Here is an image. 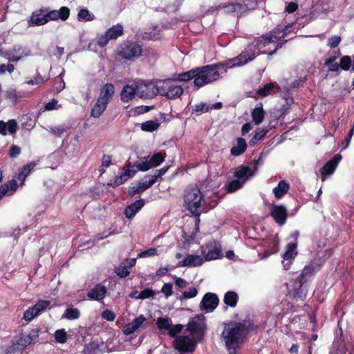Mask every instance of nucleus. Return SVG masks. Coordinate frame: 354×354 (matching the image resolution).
Returning a JSON list of instances; mask_svg holds the SVG:
<instances>
[{"label":"nucleus","mask_w":354,"mask_h":354,"mask_svg":"<svg viewBox=\"0 0 354 354\" xmlns=\"http://www.w3.org/2000/svg\"><path fill=\"white\" fill-rule=\"evenodd\" d=\"M286 29L275 28L270 34L254 40L248 48L242 52L237 57L230 59L223 64L207 65L203 67L196 68V77L194 84L197 87H201L206 84L216 81L221 73H226L225 67L231 68L236 66H243L252 61L256 56L255 50L259 53H266L262 49L268 44L276 43L286 35Z\"/></svg>","instance_id":"nucleus-1"},{"label":"nucleus","mask_w":354,"mask_h":354,"mask_svg":"<svg viewBox=\"0 0 354 354\" xmlns=\"http://www.w3.org/2000/svg\"><path fill=\"white\" fill-rule=\"evenodd\" d=\"M246 333L245 325L241 322H231L225 324L221 338L227 350H235Z\"/></svg>","instance_id":"nucleus-2"},{"label":"nucleus","mask_w":354,"mask_h":354,"mask_svg":"<svg viewBox=\"0 0 354 354\" xmlns=\"http://www.w3.org/2000/svg\"><path fill=\"white\" fill-rule=\"evenodd\" d=\"M185 205L186 208L196 216L201 213V205L204 201L203 195L197 187H190L186 190L184 196Z\"/></svg>","instance_id":"nucleus-3"},{"label":"nucleus","mask_w":354,"mask_h":354,"mask_svg":"<svg viewBox=\"0 0 354 354\" xmlns=\"http://www.w3.org/2000/svg\"><path fill=\"white\" fill-rule=\"evenodd\" d=\"M159 93L168 99H176L180 97L183 89L180 86L176 85L169 80H158Z\"/></svg>","instance_id":"nucleus-4"},{"label":"nucleus","mask_w":354,"mask_h":354,"mask_svg":"<svg viewBox=\"0 0 354 354\" xmlns=\"http://www.w3.org/2000/svg\"><path fill=\"white\" fill-rule=\"evenodd\" d=\"M136 84L137 95L140 98L153 99L159 93L158 81L140 82Z\"/></svg>","instance_id":"nucleus-5"},{"label":"nucleus","mask_w":354,"mask_h":354,"mask_svg":"<svg viewBox=\"0 0 354 354\" xmlns=\"http://www.w3.org/2000/svg\"><path fill=\"white\" fill-rule=\"evenodd\" d=\"M205 319L203 315L194 317L187 324V330L193 339L199 342L203 337L205 330Z\"/></svg>","instance_id":"nucleus-6"},{"label":"nucleus","mask_w":354,"mask_h":354,"mask_svg":"<svg viewBox=\"0 0 354 354\" xmlns=\"http://www.w3.org/2000/svg\"><path fill=\"white\" fill-rule=\"evenodd\" d=\"M142 54V46L134 42L124 43L119 50V55L124 59L134 61Z\"/></svg>","instance_id":"nucleus-7"},{"label":"nucleus","mask_w":354,"mask_h":354,"mask_svg":"<svg viewBox=\"0 0 354 354\" xmlns=\"http://www.w3.org/2000/svg\"><path fill=\"white\" fill-rule=\"evenodd\" d=\"M204 261L216 260L223 257L220 244L215 241L209 242L201 246Z\"/></svg>","instance_id":"nucleus-8"},{"label":"nucleus","mask_w":354,"mask_h":354,"mask_svg":"<svg viewBox=\"0 0 354 354\" xmlns=\"http://www.w3.org/2000/svg\"><path fill=\"white\" fill-rule=\"evenodd\" d=\"M197 339L188 336H178L174 341V348L180 353H192L194 351Z\"/></svg>","instance_id":"nucleus-9"},{"label":"nucleus","mask_w":354,"mask_h":354,"mask_svg":"<svg viewBox=\"0 0 354 354\" xmlns=\"http://www.w3.org/2000/svg\"><path fill=\"white\" fill-rule=\"evenodd\" d=\"M50 308V301L48 300H39L35 305L27 309L24 313V319L26 322H30L34 318L41 315L45 310Z\"/></svg>","instance_id":"nucleus-10"},{"label":"nucleus","mask_w":354,"mask_h":354,"mask_svg":"<svg viewBox=\"0 0 354 354\" xmlns=\"http://www.w3.org/2000/svg\"><path fill=\"white\" fill-rule=\"evenodd\" d=\"M297 242H291L286 247V251L282 255L283 261L282 264L285 270H288L292 264V261L295 259L297 254Z\"/></svg>","instance_id":"nucleus-11"},{"label":"nucleus","mask_w":354,"mask_h":354,"mask_svg":"<svg viewBox=\"0 0 354 354\" xmlns=\"http://www.w3.org/2000/svg\"><path fill=\"white\" fill-rule=\"evenodd\" d=\"M205 263L203 257L197 254H189L177 264V267L194 268L202 266Z\"/></svg>","instance_id":"nucleus-12"},{"label":"nucleus","mask_w":354,"mask_h":354,"mask_svg":"<svg viewBox=\"0 0 354 354\" xmlns=\"http://www.w3.org/2000/svg\"><path fill=\"white\" fill-rule=\"evenodd\" d=\"M218 297L216 294L207 293L204 295L200 304V307L206 313L213 311L218 304Z\"/></svg>","instance_id":"nucleus-13"},{"label":"nucleus","mask_w":354,"mask_h":354,"mask_svg":"<svg viewBox=\"0 0 354 354\" xmlns=\"http://www.w3.org/2000/svg\"><path fill=\"white\" fill-rule=\"evenodd\" d=\"M257 165L258 162L256 161L252 166L240 167L234 174L235 178L240 181H243L244 184L250 177L254 175L257 169Z\"/></svg>","instance_id":"nucleus-14"},{"label":"nucleus","mask_w":354,"mask_h":354,"mask_svg":"<svg viewBox=\"0 0 354 354\" xmlns=\"http://www.w3.org/2000/svg\"><path fill=\"white\" fill-rule=\"evenodd\" d=\"M45 9L46 10V17L48 19V22L49 21H55L57 19L66 21L70 15V9L66 6L62 7L59 10H49L48 8Z\"/></svg>","instance_id":"nucleus-15"},{"label":"nucleus","mask_w":354,"mask_h":354,"mask_svg":"<svg viewBox=\"0 0 354 354\" xmlns=\"http://www.w3.org/2000/svg\"><path fill=\"white\" fill-rule=\"evenodd\" d=\"M48 23L46 10L41 8L34 11L28 21L29 26H39Z\"/></svg>","instance_id":"nucleus-16"},{"label":"nucleus","mask_w":354,"mask_h":354,"mask_svg":"<svg viewBox=\"0 0 354 354\" xmlns=\"http://www.w3.org/2000/svg\"><path fill=\"white\" fill-rule=\"evenodd\" d=\"M136 173L137 170L135 169V166H125L123 167L122 173L115 178L112 185L115 187L119 186L132 178Z\"/></svg>","instance_id":"nucleus-17"},{"label":"nucleus","mask_w":354,"mask_h":354,"mask_svg":"<svg viewBox=\"0 0 354 354\" xmlns=\"http://www.w3.org/2000/svg\"><path fill=\"white\" fill-rule=\"evenodd\" d=\"M342 156L339 154L335 155L333 159L328 161L321 169L322 181L326 180V175H331L335 170L338 163L340 162Z\"/></svg>","instance_id":"nucleus-18"},{"label":"nucleus","mask_w":354,"mask_h":354,"mask_svg":"<svg viewBox=\"0 0 354 354\" xmlns=\"http://www.w3.org/2000/svg\"><path fill=\"white\" fill-rule=\"evenodd\" d=\"M270 214L279 225H283L285 223L288 216L287 209L283 205L272 206Z\"/></svg>","instance_id":"nucleus-19"},{"label":"nucleus","mask_w":354,"mask_h":354,"mask_svg":"<svg viewBox=\"0 0 354 354\" xmlns=\"http://www.w3.org/2000/svg\"><path fill=\"white\" fill-rule=\"evenodd\" d=\"M31 343V338L26 335H21L16 342L7 349L6 354L14 353L17 350L21 351Z\"/></svg>","instance_id":"nucleus-20"},{"label":"nucleus","mask_w":354,"mask_h":354,"mask_svg":"<svg viewBox=\"0 0 354 354\" xmlns=\"http://www.w3.org/2000/svg\"><path fill=\"white\" fill-rule=\"evenodd\" d=\"M146 321V318L143 315H140L135 318L131 322L126 324L123 327V333L126 335H131L136 331Z\"/></svg>","instance_id":"nucleus-21"},{"label":"nucleus","mask_w":354,"mask_h":354,"mask_svg":"<svg viewBox=\"0 0 354 354\" xmlns=\"http://www.w3.org/2000/svg\"><path fill=\"white\" fill-rule=\"evenodd\" d=\"M30 55V50L20 46H15L9 54V59L12 62H17Z\"/></svg>","instance_id":"nucleus-22"},{"label":"nucleus","mask_w":354,"mask_h":354,"mask_svg":"<svg viewBox=\"0 0 354 354\" xmlns=\"http://www.w3.org/2000/svg\"><path fill=\"white\" fill-rule=\"evenodd\" d=\"M106 292L107 290L104 286L97 284L93 288L88 292L87 296L92 300L100 301L105 297Z\"/></svg>","instance_id":"nucleus-23"},{"label":"nucleus","mask_w":354,"mask_h":354,"mask_svg":"<svg viewBox=\"0 0 354 354\" xmlns=\"http://www.w3.org/2000/svg\"><path fill=\"white\" fill-rule=\"evenodd\" d=\"M155 183V179H149L144 182H140L138 185H131L129 188V194L133 196L136 194H140L145 190L151 187Z\"/></svg>","instance_id":"nucleus-24"},{"label":"nucleus","mask_w":354,"mask_h":354,"mask_svg":"<svg viewBox=\"0 0 354 354\" xmlns=\"http://www.w3.org/2000/svg\"><path fill=\"white\" fill-rule=\"evenodd\" d=\"M136 94L137 95V84H127L121 91V100L124 102H128L134 97Z\"/></svg>","instance_id":"nucleus-25"},{"label":"nucleus","mask_w":354,"mask_h":354,"mask_svg":"<svg viewBox=\"0 0 354 354\" xmlns=\"http://www.w3.org/2000/svg\"><path fill=\"white\" fill-rule=\"evenodd\" d=\"M115 93L114 86L111 83L106 84L100 91L98 100L109 104Z\"/></svg>","instance_id":"nucleus-26"},{"label":"nucleus","mask_w":354,"mask_h":354,"mask_svg":"<svg viewBox=\"0 0 354 354\" xmlns=\"http://www.w3.org/2000/svg\"><path fill=\"white\" fill-rule=\"evenodd\" d=\"M144 200L140 199L127 206L124 211L126 217L129 219L133 218L137 212L144 206Z\"/></svg>","instance_id":"nucleus-27"},{"label":"nucleus","mask_w":354,"mask_h":354,"mask_svg":"<svg viewBox=\"0 0 354 354\" xmlns=\"http://www.w3.org/2000/svg\"><path fill=\"white\" fill-rule=\"evenodd\" d=\"M17 124L14 120H10L8 122L0 121V133L2 135L14 134L17 131Z\"/></svg>","instance_id":"nucleus-28"},{"label":"nucleus","mask_w":354,"mask_h":354,"mask_svg":"<svg viewBox=\"0 0 354 354\" xmlns=\"http://www.w3.org/2000/svg\"><path fill=\"white\" fill-rule=\"evenodd\" d=\"M289 183L286 180H280L277 187L273 189V194L276 198H281L289 190Z\"/></svg>","instance_id":"nucleus-29"},{"label":"nucleus","mask_w":354,"mask_h":354,"mask_svg":"<svg viewBox=\"0 0 354 354\" xmlns=\"http://www.w3.org/2000/svg\"><path fill=\"white\" fill-rule=\"evenodd\" d=\"M247 148V143L245 139L238 138L236 144L231 148L230 153L232 156H238L243 153Z\"/></svg>","instance_id":"nucleus-30"},{"label":"nucleus","mask_w":354,"mask_h":354,"mask_svg":"<svg viewBox=\"0 0 354 354\" xmlns=\"http://www.w3.org/2000/svg\"><path fill=\"white\" fill-rule=\"evenodd\" d=\"M196 73H197L196 68H193L187 72L182 73L180 74H175L173 75L172 80H174V81L178 80L180 82H186V81L190 80L193 78H194V80H195L196 77Z\"/></svg>","instance_id":"nucleus-31"},{"label":"nucleus","mask_w":354,"mask_h":354,"mask_svg":"<svg viewBox=\"0 0 354 354\" xmlns=\"http://www.w3.org/2000/svg\"><path fill=\"white\" fill-rule=\"evenodd\" d=\"M107 105L108 104L97 99V102L91 109V116L94 118H100L105 111Z\"/></svg>","instance_id":"nucleus-32"},{"label":"nucleus","mask_w":354,"mask_h":354,"mask_svg":"<svg viewBox=\"0 0 354 354\" xmlns=\"http://www.w3.org/2000/svg\"><path fill=\"white\" fill-rule=\"evenodd\" d=\"M274 128V125L270 124V127H264L263 129L257 131L250 141V146H254L257 142L261 140L272 129Z\"/></svg>","instance_id":"nucleus-33"},{"label":"nucleus","mask_w":354,"mask_h":354,"mask_svg":"<svg viewBox=\"0 0 354 354\" xmlns=\"http://www.w3.org/2000/svg\"><path fill=\"white\" fill-rule=\"evenodd\" d=\"M105 33L110 40L116 39L123 34V27L118 24L109 28Z\"/></svg>","instance_id":"nucleus-34"},{"label":"nucleus","mask_w":354,"mask_h":354,"mask_svg":"<svg viewBox=\"0 0 354 354\" xmlns=\"http://www.w3.org/2000/svg\"><path fill=\"white\" fill-rule=\"evenodd\" d=\"M251 115L255 124L259 125L263 122L265 117V111H263L261 104L252 110Z\"/></svg>","instance_id":"nucleus-35"},{"label":"nucleus","mask_w":354,"mask_h":354,"mask_svg":"<svg viewBox=\"0 0 354 354\" xmlns=\"http://www.w3.org/2000/svg\"><path fill=\"white\" fill-rule=\"evenodd\" d=\"M278 86L276 83H268L263 88L258 89L257 93L261 97H266L275 92Z\"/></svg>","instance_id":"nucleus-36"},{"label":"nucleus","mask_w":354,"mask_h":354,"mask_svg":"<svg viewBox=\"0 0 354 354\" xmlns=\"http://www.w3.org/2000/svg\"><path fill=\"white\" fill-rule=\"evenodd\" d=\"M238 295L234 291H228L224 295L225 304L230 307L236 306L238 301Z\"/></svg>","instance_id":"nucleus-37"},{"label":"nucleus","mask_w":354,"mask_h":354,"mask_svg":"<svg viewBox=\"0 0 354 354\" xmlns=\"http://www.w3.org/2000/svg\"><path fill=\"white\" fill-rule=\"evenodd\" d=\"M34 163H29L24 166L21 171L18 174L17 179L20 182V185H22L26 180V178L27 176L30 174V171L34 168L35 167Z\"/></svg>","instance_id":"nucleus-38"},{"label":"nucleus","mask_w":354,"mask_h":354,"mask_svg":"<svg viewBox=\"0 0 354 354\" xmlns=\"http://www.w3.org/2000/svg\"><path fill=\"white\" fill-rule=\"evenodd\" d=\"M95 15L87 8H81L77 14V19L80 21H91L94 20Z\"/></svg>","instance_id":"nucleus-39"},{"label":"nucleus","mask_w":354,"mask_h":354,"mask_svg":"<svg viewBox=\"0 0 354 354\" xmlns=\"http://www.w3.org/2000/svg\"><path fill=\"white\" fill-rule=\"evenodd\" d=\"M80 316V312L77 308H68L62 315V318L68 320H73L78 319Z\"/></svg>","instance_id":"nucleus-40"},{"label":"nucleus","mask_w":354,"mask_h":354,"mask_svg":"<svg viewBox=\"0 0 354 354\" xmlns=\"http://www.w3.org/2000/svg\"><path fill=\"white\" fill-rule=\"evenodd\" d=\"M160 123L157 120H148L141 124V129L144 131L151 132L158 129Z\"/></svg>","instance_id":"nucleus-41"},{"label":"nucleus","mask_w":354,"mask_h":354,"mask_svg":"<svg viewBox=\"0 0 354 354\" xmlns=\"http://www.w3.org/2000/svg\"><path fill=\"white\" fill-rule=\"evenodd\" d=\"M171 324V320L167 317H159L156 321L158 328L161 330H166L167 333L169 330Z\"/></svg>","instance_id":"nucleus-42"},{"label":"nucleus","mask_w":354,"mask_h":354,"mask_svg":"<svg viewBox=\"0 0 354 354\" xmlns=\"http://www.w3.org/2000/svg\"><path fill=\"white\" fill-rule=\"evenodd\" d=\"M69 129L68 127L62 124L55 127H49L46 130L56 136L60 137Z\"/></svg>","instance_id":"nucleus-43"},{"label":"nucleus","mask_w":354,"mask_h":354,"mask_svg":"<svg viewBox=\"0 0 354 354\" xmlns=\"http://www.w3.org/2000/svg\"><path fill=\"white\" fill-rule=\"evenodd\" d=\"M165 154L162 153H156L149 158L151 167H157L160 165L165 160Z\"/></svg>","instance_id":"nucleus-44"},{"label":"nucleus","mask_w":354,"mask_h":354,"mask_svg":"<svg viewBox=\"0 0 354 354\" xmlns=\"http://www.w3.org/2000/svg\"><path fill=\"white\" fill-rule=\"evenodd\" d=\"M245 10V6L240 3H232L225 7L227 12H234L238 16Z\"/></svg>","instance_id":"nucleus-45"},{"label":"nucleus","mask_w":354,"mask_h":354,"mask_svg":"<svg viewBox=\"0 0 354 354\" xmlns=\"http://www.w3.org/2000/svg\"><path fill=\"white\" fill-rule=\"evenodd\" d=\"M55 339L59 344H64L67 342V333L65 329H58L54 334Z\"/></svg>","instance_id":"nucleus-46"},{"label":"nucleus","mask_w":354,"mask_h":354,"mask_svg":"<svg viewBox=\"0 0 354 354\" xmlns=\"http://www.w3.org/2000/svg\"><path fill=\"white\" fill-rule=\"evenodd\" d=\"M320 268V266L315 265L314 263H310L304 268L301 277L304 278L306 276L310 275L316 272Z\"/></svg>","instance_id":"nucleus-47"},{"label":"nucleus","mask_w":354,"mask_h":354,"mask_svg":"<svg viewBox=\"0 0 354 354\" xmlns=\"http://www.w3.org/2000/svg\"><path fill=\"white\" fill-rule=\"evenodd\" d=\"M352 64L351 57L348 55L342 57L340 59V68L344 71H348L351 68H352Z\"/></svg>","instance_id":"nucleus-48"},{"label":"nucleus","mask_w":354,"mask_h":354,"mask_svg":"<svg viewBox=\"0 0 354 354\" xmlns=\"http://www.w3.org/2000/svg\"><path fill=\"white\" fill-rule=\"evenodd\" d=\"M145 160L141 162H137L133 166H135V169L138 171H148L151 167V165L150 164L149 160L145 158Z\"/></svg>","instance_id":"nucleus-49"},{"label":"nucleus","mask_w":354,"mask_h":354,"mask_svg":"<svg viewBox=\"0 0 354 354\" xmlns=\"http://www.w3.org/2000/svg\"><path fill=\"white\" fill-rule=\"evenodd\" d=\"M243 185V181H240L236 178L229 183L227 185V191L229 192H234L240 189Z\"/></svg>","instance_id":"nucleus-50"},{"label":"nucleus","mask_w":354,"mask_h":354,"mask_svg":"<svg viewBox=\"0 0 354 354\" xmlns=\"http://www.w3.org/2000/svg\"><path fill=\"white\" fill-rule=\"evenodd\" d=\"M62 107V104L58 103V101L53 99L50 101H49L48 103H46L45 106V110L46 111H53V110H57Z\"/></svg>","instance_id":"nucleus-51"},{"label":"nucleus","mask_w":354,"mask_h":354,"mask_svg":"<svg viewBox=\"0 0 354 354\" xmlns=\"http://www.w3.org/2000/svg\"><path fill=\"white\" fill-rule=\"evenodd\" d=\"M198 294V290L196 288H191L189 289H188L187 290H185L183 292L182 294V297H180V299H191V298H194Z\"/></svg>","instance_id":"nucleus-52"},{"label":"nucleus","mask_w":354,"mask_h":354,"mask_svg":"<svg viewBox=\"0 0 354 354\" xmlns=\"http://www.w3.org/2000/svg\"><path fill=\"white\" fill-rule=\"evenodd\" d=\"M115 272L120 277H125L129 274L127 266L123 264H121L116 268Z\"/></svg>","instance_id":"nucleus-53"},{"label":"nucleus","mask_w":354,"mask_h":354,"mask_svg":"<svg viewBox=\"0 0 354 354\" xmlns=\"http://www.w3.org/2000/svg\"><path fill=\"white\" fill-rule=\"evenodd\" d=\"M158 254V250L156 248H149L145 251H143L138 254V257L140 258H147L153 257Z\"/></svg>","instance_id":"nucleus-54"},{"label":"nucleus","mask_w":354,"mask_h":354,"mask_svg":"<svg viewBox=\"0 0 354 354\" xmlns=\"http://www.w3.org/2000/svg\"><path fill=\"white\" fill-rule=\"evenodd\" d=\"M161 292L164 294L165 298L169 297L173 294V286L171 283H165L162 287Z\"/></svg>","instance_id":"nucleus-55"},{"label":"nucleus","mask_w":354,"mask_h":354,"mask_svg":"<svg viewBox=\"0 0 354 354\" xmlns=\"http://www.w3.org/2000/svg\"><path fill=\"white\" fill-rule=\"evenodd\" d=\"M102 317L109 322H113L115 319V314L111 310H105L102 313Z\"/></svg>","instance_id":"nucleus-56"},{"label":"nucleus","mask_w":354,"mask_h":354,"mask_svg":"<svg viewBox=\"0 0 354 354\" xmlns=\"http://www.w3.org/2000/svg\"><path fill=\"white\" fill-rule=\"evenodd\" d=\"M183 325L181 324H176L171 325L170 326L168 334L171 337H175L177 334L180 333L183 330Z\"/></svg>","instance_id":"nucleus-57"},{"label":"nucleus","mask_w":354,"mask_h":354,"mask_svg":"<svg viewBox=\"0 0 354 354\" xmlns=\"http://www.w3.org/2000/svg\"><path fill=\"white\" fill-rule=\"evenodd\" d=\"M341 41V37L337 35L330 37L328 39V46L332 48L337 47Z\"/></svg>","instance_id":"nucleus-58"},{"label":"nucleus","mask_w":354,"mask_h":354,"mask_svg":"<svg viewBox=\"0 0 354 354\" xmlns=\"http://www.w3.org/2000/svg\"><path fill=\"white\" fill-rule=\"evenodd\" d=\"M6 186H8V195L13 194V192L18 187V183L16 180L12 179L10 180L8 183L5 184Z\"/></svg>","instance_id":"nucleus-59"},{"label":"nucleus","mask_w":354,"mask_h":354,"mask_svg":"<svg viewBox=\"0 0 354 354\" xmlns=\"http://www.w3.org/2000/svg\"><path fill=\"white\" fill-rule=\"evenodd\" d=\"M109 41H110L109 38L108 37L106 34L104 33V35H100L97 39V44L99 46H100L101 48H103L108 44Z\"/></svg>","instance_id":"nucleus-60"},{"label":"nucleus","mask_w":354,"mask_h":354,"mask_svg":"<svg viewBox=\"0 0 354 354\" xmlns=\"http://www.w3.org/2000/svg\"><path fill=\"white\" fill-rule=\"evenodd\" d=\"M193 110L195 112L204 111L207 112L209 110V107L207 106L205 103L201 102L198 104H195L193 107Z\"/></svg>","instance_id":"nucleus-61"},{"label":"nucleus","mask_w":354,"mask_h":354,"mask_svg":"<svg viewBox=\"0 0 354 354\" xmlns=\"http://www.w3.org/2000/svg\"><path fill=\"white\" fill-rule=\"evenodd\" d=\"M154 295V292L151 289H145L140 292V299L150 298Z\"/></svg>","instance_id":"nucleus-62"},{"label":"nucleus","mask_w":354,"mask_h":354,"mask_svg":"<svg viewBox=\"0 0 354 354\" xmlns=\"http://www.w3.org/2000/svg\"><path fill=\"white\" fill-rule=\"evenodd\" d=\"M6 96L12 102H17L18 99L17 91L14 89L8 91L6 92Z\"/></svg>","instance_id":"nucleus-63"},{"label":"nucleus","mask_w":354,"mask_h":354,"mask_svg":"<svg viewBox=\"0 0 354 354\" xmlns=\"http://www.w3.org/2000/svg\"><path fill=\"white\" fill-rule=\"evenodd\" d=\"M353 134H354V124H353V126L352 127V128L351 129V130L349 131L348 136L345 138V140L344 142V149H346L349 146Z\"/></svg>","instance_id":"nucleus-64"}]
</instances>
